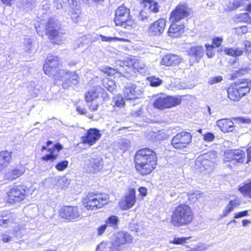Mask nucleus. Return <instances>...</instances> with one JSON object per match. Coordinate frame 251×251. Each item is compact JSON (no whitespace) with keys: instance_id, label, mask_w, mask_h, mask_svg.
<instances>
[{"instance_id":"obj_60","label":"nucleus","mask_w":251,"mask_h":251,"mask_svg":"<svg viewBox=\"0 0 251 251\" xmlns=\"http://www.w3.org/2000/svg\"><path fill=\"white\" fill-rule=\"evenodd\" d=\"M104 0H92V2L96 5H101Z\"/></svg>"},{"instance_id":"obj_17","label":"nucleus","mask_w":251,"mask_h":251,"mask_svg":"<svg viewBox=\"0 0 251 251\" xmlns=\"http://www.w3.org/2000/svg\"><path fill=\"white\" fill-rule=\"evenodd\" d=\"M136 202V190L130 188L123 199L119 202V206L122 210H127L132 207Z\"/></svg>"},{"instance_id":"obj_40","label":"nucleus","mask_w":251,"mask_h":251,"mask_svg":"<svg viewBox=\"0 0 251 251\" xmlns=\"http://www.w3.org/2000/svg\"><path fill=\"white\" fill-rule=\"evenodd\" d=\"M100 39L103 42H112V41H120L123 42H127L129 40L127 39L123 38H119L116 37H107L104 35H100Z\"/></svg>"},{"instance_id":"obj_29","label":"nucleus","mask_w":251,"mask_h":251,"mask_svg":"<svg viewBox=\"0 0 251 251\" xmlns=\"http://www.w3.org/2000/svg\"><path fill=\"white\" fill-rule=\"evenodd\" d=\"M140 3L144 8H147L151 13H157L159 11L158 2L154 0H140Z\"/></svg>"},{"instance_id":"obj_14","label":"nucleus","mask_w":251,"mask_h":251,"mask_svg":"<svg viewBox=\"0 0 251 251\" xmlns=\"http://www.w3.org/2000/svg\"><path fill=\"white\" fill-rule=\"evenodd\" d=\"M133 237L128 232L118 231L115 234L114 239L111 242V251L120 250L122 246L131 243Z\"/></svg>"},{"instance_id":"obj_50","label":"nucleus","mask_w":251,"mask_h":251,"mask_svg":"<svg viewBox=\"0 0 251 251\" xmlns=\"http://www.w3.org/2000/svg\"><path fill=\"white\" fill-rule=\"evenodd\" d=\"M223 80V76L218 75L216 76L211 77L208 79V83L210 85H213L221 82Z\"/></svg>"},{"instance_id":"obj_6","label":"nucleus","mask_w":251,"mask_h":251,"mask_svg":"<svg viewBox=\"0 0 251 251\" xmlns=\"http://www.w3.org/2000/svg\"><path fill=\"white\" fill-rule=\"evenodd\" d=\"M115 25L124 29L130 30L136 27L137 23L133 19L129 8L123 4L119 6L115 10L113 19Z\"/></svg>"},{"instance_id":"obj_24","label":"nucleus","mask_w":251,"mask_h":251,"mask_svg":"<svg viewBox=\"0 0 251 251\" xmlns=\"http://www.w3.org/2000/svg\"><path fill=\"white\" fill-rule=\"evenodd\" d=\"M66 75H69V76L62 83L64 89H68L73 87L79 83V76L76 72H62Z\"/></svg>"},{"instance_id":"obj_37","label":"nucleus","mask_w":251,"mask_h":251,"mask_svg":"<svg viewBox=\"0 0 251 251\" xmlns=\"http://www.w3.org/2000/svg\"><path fill=\"white\" fill-rule=\"evenodd\" d=\"M119 219L116 215H111L105 220V223L107 226L111 227L114 229H117L118 226Z\"/></svg>"},{"instance_id":"obj_44","label":"nucleus","mask_w":251,"mask_h":251,"mask_svg":"<svg viewBox=\"0 0 251 251\" xmlns=\"http://www.w3.org/2000/svg\"><path fill=\"white\" fill-rule=\"evenodd\" d=\"M69 161L67 160H64L57 163L55 165V168L57 171L62 172L67 169Z\"/></svg>"},{"instance_id":"obj_3","label":"nucleus","mask_w":251,"mask_h":251,"mask_svg":"<svg viewBox=\"0 0 251 251\" xmlns=\"http://www.w3.org/2000/svg\"><path fill=\"white\" fill-rule=\"evenodd\" d=\"M194 217L193 209L189 204L180 203L172 211L170 223L175 227L183 226L191 224Z\"/></svg>"},{"instance_id":"obj_20","label":"nucleus","mask_w":251,"mask_h":251,"mask_svg":"<svg viewBox=\"0 0 251 251\" xmlns=\"http://www.w3.org/2000/svg\"><path fill=\"white\" fill-rule=\"evenodd\" d=\"M171 23L168 29L167 35L172 38H176L181 36L184 32L185 25L182 24H177L178 22L171 20Z\"/></svg>"},{"instance_id":"obj_57","label":"nucleus","mask_w":251,"mask_h":251,"mask_svg":"<svg viewBox=\"0 0 251 251\" xmlns=\"http://www.w3.org/2000/svg\"><path fill=\"white\" fill-rule=\"evenodd\" d=\"M76 110L80 115H86L87 113V110L85 108L80 106L76 107Z\"/></svg>"},{"instance_id":"obj_16","label":"nucleus","mask_w":251,"mask_h":251,"mask_svg":"<svg viewBox=\"0 0 251 251\" xmlns=\"http://www.w3.org/2000/svg\"><path fill=\"white\" fill-rule=\"evenodd\" d=\"M101 135L100 130L96 128H90L81 137V142L89 146H93L100 138Z\"/></svg>"},{"instance_id":"obj_63","label":"nucleus","mask_w":251,"mask_h":251,"mask_svg":"<svg viewBox=\"0 0 251 251\" xmlns=\"http://www.w3.org/2000/svg\"><path fill=\"white\" fill-rule=\"evenodd\" d=\"M142 11H141L139 13V16L140 17V20L141 21H144L145 20H147L148 19V17L147 16H142Z\"/></svg>"},{"instance_id":"obj_7","label":"nucleus","mask_w":251,"mask_h":251,"mask_svg":"<svg viewBox=\"0 0 251 251\" xmlns=\"http://www.w3.org/2000/svg\"><path fill=\"white\" fill-rule=\"evenodd\" d=\"M29 191V188L24 184L13 185L6 192L5 202L8 205L22 202L28 197Z\"/></svg>"},{"instance_id":"obj_58","label":"nucleus","mask_w":251,"mask_h":251,"mask_svg":"<svg viewBox=\"0 0 251 251\" xmlns=\"http://www.w3.org/2000/svg\"><path fill=\"white\" fill-rule=\"evenodd\" d=\"M14 0H0L1 3L6 6H11Z\"/></svg>"},{"instance_id":"obj_48","label":"nucleus","mask_w":251,"mask_h":251,"mask_svg":"<svg viewBox=\"0 0 251 251\" xmlns=\"http://www.w3.org/2000/svg\"><path fill=\"white\" fill-rule=\"evenodd\" d=\"M235 33L238 36H241L248 32V27L246 25L240 26L235 28Z\"/></svg>"},{"instance_id":"obj_35","label":"nucleus","mask_w":251,"mask_h":251,"mask_svg":"<svg viewBox=\"0 0 251 251\" xmlns=\"http://www.w3.org/2000/svg\"><path fill=\"white\" fill-rule=\"evenodd\" d=\"M103 86L110 92H113L116 88L115 81L107 77L103 78L101 80Z\"/></svg>"},{"instance_id":"obj_31","label":"nucleus","mask_w":251,"mask_h":251,"mask_svg":"<svg viewBox=\"0 0 251 251\" xmlns=\"http://www.w3.org/2000/svg\"><path fill=\"white\" fill-rule=\"evenodd\" d=\"M238 190L244 197L251 199V178L242 183Z\"/></svg>"},{"instance_id":"obj_45","label":"nucleus","mask_w":251,"mask_h":251,"mask_svg":"<svg viewBox=\"0 0 251 251\" xmlns=\"http://www.w3.org/2000/svg\"><path fill=\"white\" fill-rule=\"evenodd\" d=\"M244 51L248 57L251 60V42L250 41L246 40L244 42Z\"/></svg>"},{"instance_id":"obj_54","label":"nucleus","mask_w":251,"mask_h":251,"mask_svg":"<svg viewBox=\"0 0 251 251\" xmlns=\"http://www.w3.org/2000/svg\"><path fill=\"white\" fill-rule=\"evenodd\" d=\"M1 236V241L3 243H8L10 242L12 239V237H11V236L9 234H7L6 232L2 233Z\"/></svg>"},{"instance_id":"obj_4","label":"nucleus","mask_w":251,"mask_h":251,"mask_svg":"<svg viewBox=\"0 0 251 251\" xmlns=\"http://www.w3.org/2000/svg\"><path fill=\"white\" fill-rule=\"evenodd\" d=\"M110 201L109 195L98 191L87 192L81 199L83 207L87 211H95L104 207Z\"/></svg>"},{"instance_id":"obj_41","label":"nucleus","mask_w":251,"mask_h":251,"mask_svg":"<svg viewBox=\"0 0 251 251\" xmlns=\"http://www.w3.org/2000/svg\"><path fill=\"white\" fill-rule=\"evenodd\" d=\"M147 80L150 83V85L152 87H158L162 83L161 79L155 76H149L147 78Z\"/></svg>"},{"instance_id":"obj_19","label":"nucleus","mask_w":251,"mask_h":251,"mask_svg":"<svg viewBox=\"0 0 251 251\" xmlns=\"http://www.w3.org/2000/svg\"><path fill=\"white\" fill-rule=\"evenodd\" d=\"M183 61V59L180 55L174 53H167L162 56L160 64L166 67H175L178 66Z\"/></svg>"},{"instance_id":"obj_1","label":"nucleus","mask_w":251,"mask_h":251,"mask_svg":"<svg viewBox=\"0 0 251 251\" xmlns=\"http://www.w3.org/2000/svg\"><path fill=\"white\" fill-rule=\"evenodd\" d=\"M249 69L242 67L235 70L230 75V79L234 80L226 87L227 97L230 101L238 102L247 96L251 91V79L241 78L249 73Z\"/></svg>"},{"instance_id":"obj_56","label":"nucleus","mask_w":251,"mask_h":251,"mask_svg":"<svg viewBox=\"0 0 251 251\" xmlns=\"http://www.w3.org/2000/svg\"><path fill=\"white\" fill-rule=\"evenodd\" d=\"M247 159H246V163H249L251 162V146L248 147L246 150Z\"/></svg>"},{"instance_id":"obj_5","label":"nucleus","mask_w":251,"mask_h":251,"mask_svg":"<svg viewBox=\"0 0 251 251\" xmlns=\"http://www.w3.org/2000/svg\"><path fill=\"white\" fill-rule=\"evenodd\" d=\"M62 66V62L59 56L50 54L44 61L43 70L47 75L52 77L54 82L57 83L62 80L64 71L60 69Z\"/></svg>"},{"instance_id":"obj_43","label":"nucleus","mask_w":251,"mask_h":251,"mask_svg":"<svg viewBox=\"0 0 251 251\" xmlns=\"http://www.w3.org/2000/svg\"><path fill=\"white\" fill-rule=\"evenodd\" d=\"M234 150H227L225 152L224 161L226 162H233L234 163Z\"/></svg>"},{"instance_id":"obj_27","label":"nucleus","mask_w":251,"mask_h":251,"mask_svg":"<svg viewBox=\"0 0 251 251\" xmlns=\"http://www.w3.org/2000/svg\"><path fill=\"white\" fill-rule=\"evenodd\" d=\"M126 63L127 66L132 68L135 73H141L145 69L144 63L135 57L128 58Z\"/></svg>"},{"instance_id":"obj_32","label":"nucleus","mask_w":251,"mask_h":251,"mask_svg":"<svg viewBox=\"0 0 251 251\" xmlns=\"http://www.w3.org/2000/svg\"><path fill=\"white\" fill-rule=\"evenodd\" d=\"M233 19L234 22L236 23L251 24V18L248 13H242L236 14Z\"/></svg>"},{"instance_id":"obj_62","label":"nucleus","mask_w":251,"mask_h":251,"mask_svg":"<svg viewBox=\"0 0 251 251\" xmlns=\"http://www.w3.org/2000/svg\"><path fill=\"white\" fill-rule=\"evenodd\" d=\"M246 10L251 14V2L247 5Z\"/></svg>"},{"instance_id":"obj_47","label":"nucleus","mask_w":251,"mask_h":251,"mask_svg":"<svg viewBox=\"0 0 251 251\" xmlns=\"http://www.w3.org/2000/svg\"><path fill=\"white\" fill-rule=\"evenodd\" d=\"M125 100L126 99H125L124 97H123L120 95H117L116 97L115 105L119 107L124 106L125 105Z\"/></svg>"},{"instance_id":"obj_28","label":"nucleus","mask_w":251,"mask_h":251,"mask_svg":"<svg viewBox=\"0 0 251 251\" xmlns=\"http://www.w3.org/2000/svg\"><path fill=\"white\" fill-rule=\"evenodd\" d=\"M187 52L189 56L199 61L203 56L204 52L202 46H195L190 48Z\"/></svg>"},{"instance_id":"obj_64","label":"nucleus","mask_w":251,"mask_h":251,"mask_svg":"<svg viewBox=\"0 0 251 251\" xmlns=\"http://www.w3.org/2000/svg\"><path fill=\"white\" fill-rule=\"evenodd\" d=\"M21 230V228L20 227H18L17 229L16 230H13V232L14 234H16L17 233V232Z\"/></svg>"},{"instance_id":"obj_59","label":"nucleus","mask_w":251,"mask_h":251,"mask_svg":"<svg viewBox=\"0 0 251 251\" xmlns=\"http://www.w3.org/2000/svg\"><path fill=\"white\" fill-rule=\"evenodd\" d=\"M242 225L243 226H247L248 225L251 223V221L248 219H244L242 220Z\"/></svg>"},{"instance_id":"obj_53","label":"nucleus","mask_w":251,"mask_h":251,"mask_svg":"<svg viewBox=\"0 0 251 251\" xmlns=\"http://www.w3.org/2000/svg\"><path fill=\"white\" fill-rule=\"evenodd\" d=\"M248 213V210H244L239 212L235 213L234 214L233 217L234 219H238L247 216Z\"/></svg>"},{"instance_id":"obj_23","label":"nucleus","mask_w":251,"mask_h":251,"mask_svg":"<svg viewBox=\"0 0 251 251\" xmlns=\"http://www.w3.org/2000/svg\"><path fill=\"white\" fill-rule=\"evenodd\" d=\"M16 217L9 210L3 211L0 214V226L7 228L10 225L16 223Z\"/></svg>"},{"instance_id":"obj_12","label":"nucleus","mask_w":251,"mask_h":251,"mask_svg":"<svg viewBox=\"0 0 251 251\" xmlns=\"http://www.w3.org/2000/svg\"><path fill=\"white\" fill-rule=\"evenodd\" d=\"M192 141V134L189 132L182 131L173 137L171 145L175 149L182 150L187 148Z\"/></svg>"},{"instance_id":"obj_38","label":"nucleus","mask_w":251,"mask_h":251,"mask_svg":"<svg viewBox=\"0 0 251 251\" xmlns=\"http://www.w3.org/2000/svg\"><path fill=\"white\" fill-rule=\"evenodd\" d=\"M247 0H233L229 3L228 9L229 11H233L245 5V2Z\"/></svg>"},{"instance_id":"obj_39","label":"nucleus","mask_w":251,"mask_h":251,"mask_svg":"<svg viewBox=\"0 0 251 251\" xmlns=\"http://www.w3.org/2000/svg\"><path fill=\"white\" fill-rule=\"evenodd\" d=\"M191 237H175L172 240L170 241V244L175 245H183L187 242V240L191 239Z\"/></svg>"},{"instance_id":"obj_34","label":"nucleus","mask_w":251,"mask_h":251,"mask_svg":"<svg viewBox=\"0 0 251 251\" xmlns=\"http://www.w3.org/2000/svg\"><path fill=\"white\" fill-rule=\"evenodd\" d=\"M234 163H246L245 152L239 149L234 150Z\"/></svg>"},{"instance_id":"obj_22","label":"nucleus","mask_w":251,"mask_h":251,"mask_svg":"<svg viewBox=\"0 0 251 251\" xmlns=\"http://www.w3.org/2000/svg\"><path fill=\"white\" fill-rule=\"evenodd\" d=\"M25 172V168L23 165H18L6 172L4 174V179L8 181H12L21 177Z\"/></svg>"},{"instance_id":"obj_9","label":"nucleus","mask_w":251,"mask_h":251,"mask_svg":"<svg viewBox=\"0 0 251 251\" xmlns=\"http://www.w3.org/2000/svg\"><path fill=\"white\" fill-rule=\"evenodd\" d=\"M182 97V96L167 95L161 93L154 99L152 106L159 110L170 109L180 105Z\"/></svg>"},{"instance_id":"obj_13","label":"nucleus","mask_w":251,"mask_h":251,"mask_svg":"<svg viewBox=\"0 0 251 251\" xmlns=\"http://www.w3.org/2000/svg\"><path fill=\"white\" fill-rule=\"evenodd\" d=\"M99 89L98 86H94L92 89L87 91L84 95V100L90 111L92 112L97 111L99 108V104L95 101L100 97Z\"/></svg>"},{"instance_id":"obj_33","label":"nucleus","mask_w":251,"mask_h":251,"mask_svg":"<svg viewBox=\"0 0 251 251\" xmlns=\"http://www.w3.org/2000/svg\"><path fill=\"white\" fill-rule=\"evenodd\" d=\"M100 70L101 73L109 77L114 78L115 75L117 74L121 75V73L119 72L117 69L108 66H103Z\"/></svg>"},{"instance_id":"obj_10","label":"nucleus","mask_w":251,"mask_h":251,"mask_svg":"<svg viewBox=\"0 0 251 251\" xmlns=\"http://www.w3.org/2000/svg\"><path fill=\"white\" fill-rule=\"evenodd\" d=\"M53 144V142L48 140L45 146H43L41 151H46L48 153L46 154L41 157V160L44 162H53L58 157L59 153L63 149V146L60 143H56L51 148L49 147Z\"/></svg>"},{"instance_id":"obj_61","label":"nucleus","mask_w":251,"mask_h":251,"mask_svg":"<svg viewBox=\"0 0 251 251\" xmlns=\"http://www.w3.org/2000/svg\"><path fill=\"white\" fill-rule=\"evenodd\" d=\"M207 161L206 160H204L203 161H202V162L201 163V164L203 166V169L204 170H207L209 169V165H206V164L204 163V162H207Z\"/></svg>"},{"instance_id":"obj_30","label":"nucleus","mask_w":251,"mask_h":251,"mask_svg":"<svg viewBox=\"0 0 251 251\" xmlns=\"http://www.w3.org/2000/svg\"><path fill=\"white\" fill-rule=\"evenodd\" d=\"M241 204L239 199L236 198L229 201L223 210L221 215V218H224L229 214L235 208L238 207Z\"/></svg>"},{"instance_id":"obj_46","label":"nucleus","mask_w":251,"mask_h":251,"mask_svg":"<svg viewBox=\"0 0 251 251\" xmlns=\"http://www.w3.org/2000/svg\"><path fill=\"white\" fill-rule=\"evenodd\" d=\"M223 42V39L222 37L215 36L212 39V44L210 45L215 48H218L221 46Z\"/></svg>"},{"instance_id":"obj_25","label":"nucleus","mask_w":251,"mask_h":251,"mask_svg":"<svg viewBox=\"0 0 251 251\" xmlns=\"http://www.w3.org/2000/svg\"><path fill=\"white\" fill-rule=\"evenodd\" d=\"M216 125L223 133L232 132L235 127L233 122L228 118H223L217 120Z\"/></svg>"},{"instance_id":"obj_52","label":"nucleus","mask_w":251,"mask_h":251,"mask_svg":"<svg viewBox=\"0 0 251 251\" xmlns=\"http://www.w3.org/2000/svg\"><path fill=\"white\" fill-rule=\"evenodd\" d=\"M215 138L214 135L211 132H207L203 135V140L206 142H212Z\"/></svg>"},{"instance_id":"obj_51","label":"nucleus","mask_w":251,"mask_h":251,"mask_svg":"<svg viewBox=\"0 0 251 251\" xmlns=\"http://www.w3.org/2000/svg\"><path fill=\"white\" fill-rule=\"evenodd\" d=\"M138 191L139 192V197L141 199H143V198L146 197L148 195V189L146 187L141 186L138 189Z\"/></svg>"},{"instance_id":"obj_42","label":"nucleus","mask_w":251,"mask_h":251,"mask_svg":"<svg viewBox=\"0 0 251 251\" xmlns=\"http://www.w3.org/2000/svg\"><path fill=\"white\" fill-rule=\"evenodd\" d=\"M205 48V54L207 57L209 58H211L215 55V51L214 48L212 45L210 44L206 43L204 45Z\"/></svg>"},{"instance_id":"obj_36","label":"nucleus","mask_w":251,"mask_h":251,"mask_svg":"<svg viewBox=\"0 0 251 251\" xmlns=\"http://www.w3.org/2000/svg\"><path fill=\"white\" fill-rule=\"evenodd\" d=\"M225 53L229 56L237 57L242 55L244 53V50L240 48H226L224 50Z\"/></svg>"},{"instance_id":"obj_11","label":"nucleus","mask_w":251,"mask_h":251,"mask_svg":"<svg viewBox=\"0 0 251 251\" xmlns=\"http://www.w3.org/2000/svg\"><path fill=\"white\" fill-rule=\"evenodd\" d=\"M193 13L192 9L187 3L180 2L171 12L169 20L179 22L183 19L191 18Z\"/></svg>"},{"instance_id":"obj_26","label":"nucleus","mask_w":251,"mask_h":251,"mask_svg":"<svg viewBox=\"0 0 251 251\" xmlns=\"http://www.w3.org/2000/svg\"><path fill=\"white\" fill-rule=\"evenodd\" d=\"M13 160V152L8 150L0 151V171L6 168Z\"/></svg>"},{"instance_id":"obj_18","label":"nucleus","mask_w":251,"mask_h":251,"mask_svg":"<svg viewBox=\"0 0 251 251\" xmlns=\"http://www.w3.org/2000/svg\"><path fill=\"white\" fill-rule=\"evenodd\" d=\"M166 20L160 18L150 25L148 28V32L150 36H159L164 31L166 26Z\"/></svg>"},{"instance_id":"obj_2","label":"nucleus","mask_w":251,"mask_h":251,"mask_svg":"<svg viewBox=\"0 0 251 251\" xmlns=\"http://www.w3.org/2000/svg\"><path fill=\"white\" fill-rule=\"evenodd\" d=\"M158 161L157 153L149 147L138 150L133 156L135 169L142 176L152 174L157 168Z\"/></svg>"},{"instance_id":"obj_55","label":"nucleus","mask_w":251,"mask_h":251,"mask_svg":"<svg viewBox=\"0 0 251 251\" xmlns=\"http://www.w3.org/2000/svg\"><path fill=\"white\" fill-rule=\"evenodd\" d=\"M107 227V226L105 223L103 225H101L97 228L98 231V235H101L105 231L106 228Z\"/></svg>"},{"instance_id":"obj_49","label":"nucleus","mask_w":251,"mask_h":251,"mask_svg":"<svg viewBox=\"0 0 251 251\" xmlns=\"http://www.w3.org/2000/svg\"><path fill=\"white\" fill-rule=\"evenodd\" d=\"M71 180L65 177H62L58 180V183L60 187L65 188L67 187L70 184Z\"/></svg>"},{"instance_id":"obj_21","label":"nucleus","mask_w":251,"mask_h":251,"mask_svg":"<svg viewBox=\"0 0 251 251\" xmlns=\"http://www.w3.org/2000/svg\"><path fill=\"white\" fill-rule=\"evenodd\" d=\"M123 96L126 100H135L139 98V90L135 84H127L124 87Z\"/></svg>"},{"instance_id":"obj_8","label":"nucleus","mask_w":251,"mask_h":251,"mask_svg":"<svg viewBox=\"0 0 251 251\" xmlns=\"http://www.w3.org/2000/svg\"><path fill=\"white\" fill-rule=\"evenodd\" d=\"M45 34L53 45H60L64 32L53 17L49 18L44 25Z\"/></svg>"},{"instance_id":"obj_15","label":"nucleus","mask_w":251,"mask_h":251,"mask_svg":"<svg viewBox=\"0 0 251 251\" xmlns=\"http://www.w3.org/2000/svg\"><path fill=\"white\" fill-rule=\"evenodd\" d=\"M59 216L66 222H73L78 219L80 214L77 206L64 205L58 211Z\"/></svg>"}]
</instances>
